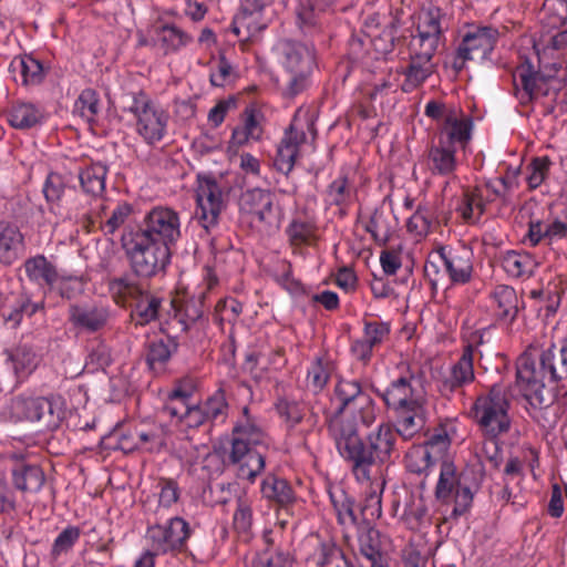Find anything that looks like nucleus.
Listing matches in <instances>:
<instances>
[{
	"mask_svg": "<svg viewBox=\"0 0 567 567\" xmlns=\"http://www.w3.org/2000/svg\"><path fill=\"white\" fill-rule=\"evenodd\" d=\"M121 245L128 260L132 276L137 280L150 279L165 271L171 259V249L161 241L147 239L126 230Z\"/></svg>",
	"mask_w": 567,
	"mask_h": 567,
	"instance_id": "obj_1",
	"label": "nucleus"
},
{
	"mask_svg": "<svg viewBox=\"0 0 567 567\" xmlns=\"http://www.w3.org/2000/svg\"><path fill=\"white\" fill-rule=\"evenodd\" d=\"M275 195L270 192V194L264 199L261 205H259L258 209L254 214L259 221L265 223L269 226L278 225L279 223V212L275 207Z\"/></svg>",
	"mask_w": 567,
	"mask_h": 567,
	"instance_id": "obj_58",
	"label": "nucleus"
},
{
	"mask_svg": "<svg viewBox=\"0 0 567 567\" xmlns=\"http://www.w3.org/2000/svg\"><path fill=\"white\" fill-rule=\"evenodd\" d=\"M288 235L295 245L306 244L313 235L312 226L307 221L293 220L288 227Z\"/></svg>",
	"mask_w": 567,
	"mask_h": 567,
	"instance_id": "obj_61",
	"label": "nucleus"
},
{
	"mask_svg": "<svg viewBox=\"0 0 567 567\" xmlns=\"http://www.w3.org/2000/svg\"><path fill=\"white\" fill-rule=\"evenodd\" d=\"M395 414L396 433L404 440L412 439L426 422L424 401H414L411 405L399 408Z\"/></svg>",
	"mask_w": 567,
	"mask_h": 567,
	"instance_id": "obj_15",
	"label": "nucleus"
},
{
	"mask_svg": "<svg viewBox=\"0 0 567 567\" xmlns=\"http://www.w3.org/2000/svg\"><path fill=\"white\" fill-rule=\"evenodd\" d=\"M65 189V182L58 173H50L43 185V195L48 203H58Z\"/></svg>",
	"mask_w": 567,
	"mask_h": 567,
	"instance_id": "obj_56",
	"label": "nucleus"
},
{
	"mask_svg": "<svg viewBox=\"0 0 567 567\" xmlns=\"http://www.w3.org/2000/svg\"><path fill=\"white\" fill-rule=\"evenodd\" d=\"M41 308H43V302H31L29 297L23 296L19 305L6 317V320L19 324L23 315L32 317Z\"/></svg>",
	"mask_w": 567,
	"mask_h": 567,
	"instance_id": "obj_59",
	"label": "nucleus"
},
{
	"mask_svg": "<svg viewBox=\"0 0 567 567\" xmlns=\"http://www.w3.org/2000/svg\"><path fill=\"white\" fill-rule=\"evenodd\" d=\"M166 124L165 112L153 106L136 122V130L146 143L153 144L162 140Z\"/></svg>",
	"mask_w": 567,
	"mask_h": 567,
	"instance_id": "obj_25",
	"label": "nucleus"
},
{
	"mask_svg": "<svg viewBox=\"0 0 567 567\" xmlns=\"http://www.w3.org/2000/svg\"><path fill=\"white\" fill-rule=\"evenodd\" d=\"M455 152L456 147L442 144L440 141L433 143L427 152V167L431 173L442 176L453 174L457 166Z\"/></svg>",
	"mask_w": 567,
	"mask_h": 567,
	"instance_id": "obj_24",
	"label": "nucleus"
},
{
	"mask_svg": "<svg viewBox=\"0 0 567 567\" xmlns=\"http://www.w3.org/2000/svg\"><path fill=\"white\" fill-rule=\"evenodd\" d=\"M377 393L383 399L388 408L398 410L399 408L411 405L414 401H422V396L413 389L411 380L404 377L393 381L384 391Z\"/></svg>",
	"mask_w": 567,
	"mask_h": 567,
	"instance_id": "obj_23",
	"label": "nucleus"
},
{
	"mask_svg": "<svg viewBox=\"0 0 567 567\" xmlns=\"http://www.w3.org/2000/svg\"><path fill=\"white\" fill-rule=\"evenodd\" d=\"M390 332L389 326L383 322H365L363 339L373 348L381 343Z\"/></svg>",
	"mask_w": 567,
	"mask_h": 567,
	"instance_id": "obj_64",
	"label": "nucleus"
},
{
	"mask_svg": "<svg viewBox=\"0 0 567 567\" xmlns=\"http://www.w3.org/2000/svg\"><path fill=\"white\" fill-rule=\"evenodd\" d=\"M22 244V235L12 227H7L0 233V262L11 265L18 259Z\"/></svg>",
	"mask_w": 567,
	"mask_h": 567,
	"instance_id": "obj_40",
	"label": "nucleus"
},
{
	"mask_svg": "<svg viewBox=\"0 0 567 567\" xmlns=\"http://www.w3.org/2000/svg\"><path fill=\"white\" fill-rule=\"evenodd\" d=\"M11 458L14 461L11 470L14 488L24 494L38 493L45 482L42 468L38 464L25 462L22 454L13 453Z\"/></svg>",
	"mask_w": 567,
	"mask_h": 567,
	"instance_id": "obj_12",
	"label": "nucleus"
},
{
	"mask_svg": "<svg viewBox=\"0 0 567 567\" xmlns=\"http://www.w3.org/2000/svg\"><path fill=\"white\" fill-rule=\"evenodd\" d=\"M350 194L351 190L348 187V179L346 177L333 181L328 187V196L333 205H343L350 197Z\"/></svg>",
	"mask_w": 567,
	"mask_h": 567,
	"instance_id": "obj_63",
	"label": "nucleus"
},
{
	"mask_svg": "<svg viewBox=\"0 0 567 567\" xmlns=\"http://www.w3.org/2000/svg\"><path fill=\"white\" fill-rule=\"evenodd\" d=\"M11 413L18 420L38 423L41 431L56 429L63 416L61 408L48 398H16Z\"/></svg>",
	"mask_w": 567,
	"mask_h": 567,
	"instance_id": "obj_6",
	"label": "nucleus"
},
{
	"mask_svg": "<svg viewBox=\"0 0 567 567\" xmlns=\"http://www.w3.org/2000/svg\"><path fill=\"white\" fill-rule=\"evenodd\" d=\"M79 537L80 529L78 527H68L62 530L53 543L51 550L52 557L58 558L61 554L70 550Z\"/></svg>",
	"mask_w": 567,
	"mask_h": 567,
	"instance_id": "obj_54",
	"label": "nucleus"
},
{
	"mask_svg": "<svg viewBox=\"0 0 567 567\" xmlns=\"http://www.w3.org/2000/svg\"><path fill=\"white\" fill-rule=\"evenodd\" d=\"M110 290L122 298L135 300L132 320L144 326L158 317L162 298L148 292L132 275H122L110 280Z\"/></svg>",
	"mask_w": 567,
	"mask_h": 567,
	"instance_id": "obj_3",
	"label": "nucleus"
},
{
	"mask_svg": "<svg viewBox=\"0 0 567 567\" xmlns=\"http://www.w3.org/2000/svg\"><path fill=\"white\" fill-rule=\"evenodd\" d=\"M228 404L226 402L223 390H218L213 396H210L203 405L204 413L209 421L218 419L224 420Z\"/></svg>",
	"mask_w": 567,
	"mask_h": 567,
	"instance_id": "obj_53",
	"label": "nucleus"
},
{
	"mask_svg": "<svg viewBox=\"0 0 567 567\" xmlns=\"http://www.w3.org/2000/svg\"><path fill=\"white\" fill-rule=\"evenodd\" d=\"M130 231L164 243L169 248L181 236L179 217L171 208L155 207L146 215L142 227L136 230L130 229Z\"/></svg>",
	"mask_w": 567,
	"mask_h": 567,
	"instance_id": "obj_8",
	"label": "nucleus"
},
{
	"mask_svg": "<svg viewBox=\"0 0 567 567\" xmlns=\"http://www.w3.org/2000/svg\"><path fill=\"white\" fill-rule=\"evenodd\" d=\"M543 69L535 71L529 63H523L517 66L513 74L514 89L516 97L520 104H528L536 100V91L538 86V79L542 75Z\"/></svg>",
	"mask_w": 567,
	"mask_h": 567,
	"instance_id": "obj_22",
	"label": "nucleus"
},
{
	"mask_svg": "<svg viewBox=\"0 0 567 567\" xmlns=\"http://www.w3.org/2000/svg\"><path fill=\"white\" fill-rule=\"evenodd\" d=\"M270 2L271 0H245L243 12L234 19L231 27L233 32L239 34L241 27H247L246 20L248 16L261 11Z\"/></svg>",
	"mask_w": 567,
	"mask_h": 567,
	"instance_id": "obj_57",
	"label": "nucleus"
},
{
	"mask_svg": "<svg viewBox=\"0 0 567 567\" xmlns=\"http://www.w3.org/2000/svg\"><path fill=\"white\" fill-rule=\"evenodd\" d=\"M74 112H78L87 122H92L99 113V96L92 89L81 92L74 104Z\"/></svg>",
	"mask_w": 567,
	"mask_h": 567,
	"instance_id": "obj_46",
	"label": "nucleus"
},
{
	"mask_svg": "<svg viewBox=\"0 0 567 567\" xmlns=\"http://www.w3.org/2000/svg\"><path fill=\"white\" fill-rule=\"evenodd\" d=\"M278 50L289 73L312 71L313 56L303 44L286 39L278 43Z\"/></svg>",
	"mask_w": 567,
	"mask_h": 567,
	"instance_id": "obj_19",
	"label": "nucleus"
},
{
	"mask_svg": "<svg viewBox=\"0 0 567 567\" xmlns=\"http://www.w3.org/2000/svg\"><path fill=\"white\" fill-rule=\"evenodd\" d=\"M508 408L505 390L498 384H494L486 396L476 400L475 417L486 436H498L509 430Z\"/></svg>",
	"mask_w": 567,
	"mask_h": 567,
	"instance_id": "obj_4",
	"label": "nucleus"
},
{
	"mask_svg": "<svg viewBox=\"0 0 567 567\" xmlns=\"http://www.w3.org/2000/svg\"><path fill=\"white\" fill-rule=\"evenodd\" d=\"M440 462L441 461L421 445L412 447L406 454V467L411 473L415 474H422Z\"/></svg>",
	"mask_w": 567,
	"mask_h": 567,
	"instance_id": "obj_45",
	"label": "nucleus"
},
{
	"mask_svg": "<svg viewBox=\"0 0 567 567\" xmlns=\"http://www.w3.org/2000/svg\"><path fill=\"white\" fill-rule=\"evenodd\" d=\"M269 194V190L261 188L247 189L239 198V207L244 213L254 215Z\"/></svg>",
	"mask_w": 567,
	"mask_h": 567,
	"instance_id": "obj_55",
	"label": "nucleus"
},
{
	"mask_svg": "<svg viewBox=\"0 0 567 567\" xmlns=\"http://www.w3.org/2000/svg\"><path fill=\"white\" fill-rule=\"evenodd\" d=\"M493 298L497 303V316L501 319L512 322L518 312V298L516 291L508 286H499L493 293Z\"/></svg>",
	"mask_w": 567,
	"mask_h": 567,
	"instance_id": "obj_34",
	"label": "nucleus"
},
{
	"mask_svg": "<svg viewBox=\"0 0 567 567\" xmlns=\"http://www.w3.org/2000/svg\"><path fill=\"white\" fill-rule=\"evenodd\" d=\"M7 361L12 364V369L18 378H23L31 373L37 365L34 352L25 347H18L13 351L7 350Z\"/></svg>",
	"mask_w": 567,
	"mask_h": 567,
	"instance_id": "obj_38",
	"label": "nucleus"
},
{
	"mask_svg": "<svg viewBox=\"0 0 567 567\" xmlns=\"http://www.w3.org/2000/svg\"><path fill=\"white\" fill-rule=\"evenodd\" d=\"M367 441L378 463L382 464L390 458L394 451L395 432L389 425L382 424L378 432L368 435Z\"/></svg>",
	"mask_w": 567,
	"mask_h": 567,
	"instance_id": "obj_29",
	"label": "nucleus"
},
{
	"mask_svg": "<svg viewBox=\"0 0 567 567\" xmlns=\"http://www.w3.org/2000/svg\"><path fill=\"white\" fill-rule=\"evenodd\" d=\"M11 68L19 70L22 82L25 85L39 84L44 78V69L41 62L31 55L21 56L18 60L12 61Z\"/></svg>",
	"mask_w": 567,
	"mask_h": 567,
	"instance_id": "obj_41",
	"label": "nucleus"
},
{
	"mask_svg": "<svg viewBox=\"0 0 567 567\" xmlns=\"http://www.w3.org/2000/svg\"><path fill=\"white\" fill-rule=\"evenodd\" d=\"M381 533L369 527L359 535V551L369 566L389 567L388 557L383 554Z\"/></svg>",
	"mask_w": 567,
	"mask_h": 567,
	"instance_id": "obj_20",
	"label": "nucleus"
},
{
	"mask_svg": "<svg viewBox=\"0 0 567 567\" xmlns=\"http://www.w3.org/2000/svg\"><path fill=\"white\" fill-rule=\"evenodd\" d=\"M188 536V524L181 517L171 518L167 525L157 524L147 530L155 554L182 548Z\"/></svg>",
	"mask_w": 567,
	"mask_h": 567,
	"instance_id": "obj_11",
	"label": "nucleus"
},
{
	"mask_svg": "<svg viewBox=\"0 0 567 567\" xmlns=\"http://www.w3.org/2000/svg\"><path fill=\"white\" fill-rule=\"evenodd\" d=\"M328 429L339 453L358 443V440L361 439L358 433L355 415L347 416L344 413L336 411L329 419Z\"/></svg>",
	"mask_w": 567,
	"mask_h": 567,
	"instance_id": "obj_16",
	"label": "nucleus"
},
{
	"mask_svg": "<svg viewBox=\"0 0 567 567\" xmlns=\"http://www.w3.org/2000/svg\"><path fill=\"white\" fill-rule=\"evenodd\" d=\"M23 267L29 280L42 288L44 293L52 291L59 281L56 267L43 255L28 258Z\"/></svg>",
	"mask_w": 567,
	"mask_h": 567,
	"instance_id": "obj_18",
	"label": "nucleus"
},
{
	"mask_svg": "<svg viewBox=\"0 0 567 567\" xmlns=\"http://www.w3.org/2000/svg\"><path fill=\"white\" fill-rule=\"evenodd\" d=\"M451 441L447 433L442 430L439 433L432 434L427 441L422 444L430 453L433 454L439 461H447L446 452L450 447Z\"/></svg>",
	"mask_w": 567,
	"mask_h": 567,
	"instance_id": "obj_51",
	"label": "nucleus"
},
{
	"mask_svg": "<svg viewBox=\"0 0 567 567\" xmlns=\"http://www.w3.org/2000/svg\"><path fill=\"white\" fill-rule=\"evenodd\" d=\"M70 321L78 328L94 332L105 326L107 310L91 305H71L69 308Z\"/></svg>",
	"mask_w": 567,
	"mask_h": 567,
	"instance_id": "obj_21",
	"label": "nucleus"
},
{
	"mask_svg": "<svg viewBox=\"0 0 567 567\" xmlns=\"http://www.w3.org/2000/svg\"><path fill=\"white\" fill-rule=\"evenodd\" d=\"M395 27L391 23L386 27L379 37L370 38L369 42L373 45L374 50L381 54L391 52L394 48L395 41Z\"/></svg>",
	"mask_w": 567,
	"mask_h": 567,
	"instance_id": "obj_60",
	"label": "nucleus"
},
{
	"mask_svg": "<svg viewBox=\"0 0 567 567\" xmlns=\"http://www.w3.org/2000/svg\"><path fill=\"white\" fill-rule=\"evenodd\" d=\"M548 369L538 365L528 353H523L516 363V384L523 396L534 406L548 405L549 399L545 396V379Z\"/></svg>",
	"mask_w": 567,
	"mask_h": 567,
	"instance_id": "obj_5",
	"label": "nucleus"
},
{
	"mask_svg": "<svg viewBox=\"0 0 567 567\" xmlns=\"http://www.w3.org/2000/svg\"><path fill=\"white\" fill-rule=\"evenodd\" d=\"M434 71L432 59L419 55L416 53L411 55V61L403 72L405 81L402 85L404 92H411L421 85Z\"/></svg>",
	"mask_w": 567,
	"mask_h": 567,
	"instance_id": "obj_27",
	"label": "nucleus"
},
{
	"mask_svg": "<svg viewBox=\"0 0 567 567\" xmlns=\"http://www.w3.org/2000/svg\"><path fill=\"white\" fill-rule=\"evenodd\" d=\"M178 342L174 338L159 339L147 344L146 363L152 370L163 369L172 354L177 351Z\"/></svg>",
	"mask_w": 567,
	"mask_h": 567,
	"instance_id": "obj_31",
	"label": "nucleus"
},
{
	"mask_svg": "<svg viewBox=\"0 0 567 567\" xmlns=\"http://www.w3.org/2000/svg\"><path fill=\"white\" fill-rule=\"evenodd\" d=\"M436 257L442 261L444 275L446 274L452 282L465 284L470 281L472 266L467 260L454 254L452 250H446L443 246L439 247L436 250Z\"/></svg>",
	"mask_w": 567,
	"mask_h": 567,
	"instance_id": "obj_26",
	"label": "nucleus"
},
{
	"mask_svg": "<svg viewBox=\"0 0 567 567\" xmlns=\"http://www.w3.org/2000/svg\"><path fill=\"white\" fill-rule=\"evenodd\" d=\"M42 114L32 104L21 103L14 105L9 113V123L11 126L20 130H27L41 122Z\"/></svg>",
	"mask_w": 567,
	"mask_h": 567,
	"instance_id": "obj_35",
	"label": "nucleus"
},
{
	"mask_svg": "<svg viewBox=\"0 0 567 567\" xmlns=\"http://www.w3.org/2000/svg\"><path fill=\"white\" fill-rule=\"evenodd\" d=\"M305 132L296 130L291 124L286 131V134L277 148V155L275 158V167L277 171L285 175H288L292 171L299 146L305 142Z\"/></svg>",
	"mask_w": 567,
	"mask_h": 567,
	"instance_id": "obj_17",
	"label": "nucleus"
},
{
	"mask_svg": "<svg viewBox=\"0 0 567 567\" xmlns=\"http://www.w3.org/2000/svg\"><path fill=\"white\" fill-rule=\"evenodd\" d=\"M261 493L264 497L276 502L280 506L288 505L295 499V494L289 483L275 475H268L264 480Z\"/></svg>",
	"mask_w": 567,
	"mask_h": 567,
	"instance_id": "obj_32",
	"label": "nucleus"
},
{
	"mask_svg": "<svg viewBox=\"0 0 567 567\" xmlns=\"http://www.w3.org/2000/svg\"><path fill=\"white\" fill-rule=\"evenodd\" d=\"M498 39V31L491 27L467 32L456 50L453 69L460 72L467 61H485L489 59Z\"/></svg>",
	"mask_w": 567,
	"mask_h": 567,
	"instance_id": "obj_7",
	"label": "nucleus"
},
{
	"mask_svg": "<svg viewBox=\"0 0 567 567\" xmlns=\"http://www.w3.org/2000/svg\"><path fill=\"white\" fill-rule=\"evenodd\" d=\"M330 499L340 524H357L358 515L354 511V499L351 496L343 489H338L337 492H330Z\"/></svg>",
	"mask_w": 567,
	"mask_h": 567,
	"instance_id": "obj_43",
	"label": "nucleus"
},
{
	"mask_svg": "<svg viewBox=\"0 0 567 567\" xmlns=\"http://www.w3.org/2000/svg\"><path fill=\"white\" fill-rule=\"evenodd\" d=\"M340 455L351 462L352 473L360 482L370 481L372 468L379 464L368 441L364 442L361 439L358 440V443L340 453Z\"/></svg>",
	"mask_w": 567,
	"mask_h": 567,
	"instance_id": "obj_13",
	"label": "nucleus"
},
{
	"mask_svg": "<svg viewBox=\"0 0 567 567\" xmlns=\"http://www.w3.org/2000/svg\"><path fill=\"white\" fill-rule=\"evenodd\" d=\"M278 413L286 417V421L291 423V426L300 423L305 416V404L289 399H279L276 403Z\"/></svg>",
	"mask_w": 567,
	"mask_h": 567,
	"instance_id": "obj_49",
	"label": "nucleus"
},
{
	"mask_svg": "<svg viewBox=\"0 0 567 567\" xmlns=\"http://www.w3.org/2000/svg\"><path fill=\"white\" fill-rule=\"evenodd\" d=\"M106 166L101 163L91 165L83 169L80 175L81 186L87 194L100 195L105 188Z\"/></svg>",
	"mask_w": 567,
	"mask_h": 567,
	"instance_id": "obj_36",
	"label": "nucleus"
},
{
	"mask_svg": "<svg viewBox=\"0 0 567 567\" xmlns=\"http://www.w3.org/2000/svg\"><path fill=\"white\" fill-rule=\"evenodd\" d=\"M336 395L340 401L338 413H344L351 404L358 411L361 422L369 426L375 419L374 401L363 392L360 382L355 380L341 379L336 386Z\"/></svg>",
	"mask_w": 567,
	"mask_h": 567,
	"instance_id": "obj_10",
	"label": "nucleus"
},
{
	"mask_svg": "<svg viewBox=\"0 0 567 567\" xmlns=\"http://www.w3.org/2000/svg\"><path fill=\"white\" fill-rule=\"evenodd\" d=\"M319 567H357L344 555L341 548L331 544H322L320 547ZM358 567H365L360 563Z\"/></svg>",
	"mask_w": 567,
	"mask_h": 567,
	"instance_id": "obj_44",
	"label": "nucleus"
},
{
	"mask_svg": "<svg viewBox=\"0 0 567 567\" xmlns=\"http://www.w3.org/2000/svg\"><path fill=\"white\" fill-rule=\"evenodd\" d=\"M244 114V126L237 127L233 132V140L238 144H243L249 138L258 141L262 134V128L259 121L261 115L251 107L246 109Z\"/></svg>",
	"mask_w": 567,
	"mask_h": 567,
	"instance_id": "obj_42",
	"label": "nucleus"
},
{
	"mask_svg": "<svg viewBox=\"0 0 567 567\" xmlns=\"http://www.w3.org/2000/svg\"><path fill=\"white\" fill-rule=\"evenodd\" d=\"M440 476L435 486V498L442 504L453 503L451 517L457 519L472 506L474 494L465 484L463 473L447 460L440 462Z\"/></svg>",
	"mask_w": 567,
	"mask_h": 567,
	"instance_id": "obj_2",
	"label": "nucleus"
},
{
	"mask_svg": "<svg viewBox=\"0 0 567 567\" xmlns=\"http://www.w3.org/2000/svg\"><path fill=\"white\" fill-rule=\"evenodd\" d=\"M473 353L468 347L457 363L452 367L450 375L443 381V388L450 391H454L455 389L473 381Z\"/></svg>",
	"mask_w": 567,
	"mask_h": 567,
	"instance_id": "obj_28",
	"label": "nucleus"
},
{
	"mask_svg": "<svg viewBox=\"0 0 567 567\" xmlns=\"http://www.w3.org/2000/svg\"><path fill=\"white\" fill-rule=\"evenodd\" d=\"M443 17L442 10L437 7L430 8L421 17L417 24L416 39L429 40L432 43H440L443 39V28L441 19Z\"/></svg>",
	"mask_w": 567,
	"mask_h": 567,
	"instance_id": "obj_30",
	"label": "nucleus"
},
{
	"mask_svg": "<svg viewBox=\"0 0 567 567\" xmlns=\"http://www.w3.org/2000/svg\"><path fill=\"white\" fill-rule=\"evenodd\" d=\"M473 122L468 116L458 118L455 111H450L445 117L443 126L437 135V141L452 147L460 144L464 147L471 140Z\"/></svg>",
	"mask_w": 567,
	"mask_h": 567,
	"instance_id": "obj_14",
	"label": "nucleus"
},
{
	"mask_svg": "<svg viewBox=\"0 0 567 567\" xmlns=\"http://www.w3.org/2000/svg\"><path fill=\"white\" fill-rule=\"evenodd\" d=\"M132 213V206L127 203H122L112 212L110 218L104 224V229L107 234H114L127 219Z\"/></svg>",
	"mask_w": 567,
	"mask_h": 567,
	"instance_id": "obj_62",
	"label": "nucleus"
},
{
	"mask_svg": "<svg viewBox=\"0 0 567 567\" xmlns=\"http://www.w3.org/2000/svg\"><path fill=\"white\" fill-rule=\"evenodd\" d=\"M551 161L548 156L535 157L527 166L529 174L527 176V183L529 188L535 189L542 185L548 175Z\"/></svg>",
	"mask_w": 567,
	"mask_h": 567,
	"instance_id": "obj_48",
	"label": "nucleus"
},
{
	"mask_svg": "<svg viewBox=\"0 0 567 567\" xmlns=\"http://www.w3.org/2000/svg\"><path fill=\"white\" fill-rule=\"evenodd\" d=\"M196 189V215L205 229L217 225L218 218L226 204L223 189L216 179L208 175H198Z\"/></svg>",
	"mask_w": 567,
	"mask_h": 567,
	"instance_id": "obj_9",
	"label": "nucleus"
},
{
	"mask_svg": "<svg viewBox=\"0 0 567 567\" xmlns=\"http://www.w3.org/2000/svg\"><path fill=\"white\" fill-rule=\"evenodd\" d=\"M158 41L167 51L177 50L186 44L188 37L175 25H163L158 32Z\"/></svg>",
	"mask_w": 567,
	"mask_h": 567,
	"instance_id": "obj_50",
	"label": "nucleus"
},
{
	"mask_svg": "<svg viewBox=\"0 0 567 567\" xmlns=\"http://www.w3.org/2000/svg\"><path fill=\"white\" fill-rule=\"evenodd\" d=\"M559 66L553 63L550 66H544L542 75L538 79V86L536 91V100L540 97H549L554 102L559 92L564 87V81L558 75Z\"/></svg>",
	"mask_w": 567,
	"mask_h": 567,
	"instance_id": "obj_33",
	"label": "nucleus"
},
{
	"mask_svg": "<svg viewBox=\"0 0 567 567\" xmlns=\"http://www.w3.org/2000/svg\"><path fill=\"white\" fill-rule=\"evenodd\" d=\"M503 267L514 277L532 276L536 261L529 254H520L514 250L507 251L503 257Z\"/></svg>",
	"mask_w": 567,
	"mask_h": 567,
	"instance_id": "obj_37",
	"label": "nucleus"
},
{
	"mask_svg": "<svg viewBox=\"0 0 567 567\" xmlns=\"http://www.w3.org/2000/svg\"><path fill=\"white\" fill-rule=\"evenodd\" d=\"M265 467V455L260 450L248 453L239 466L238 476L252 481Z\"/></svg>",
	"mask_w": 567,
	"mask_h": 567,
	"instance_id": "obj_47",
	"label": "nucleus"
},
{
	"mask_svg": "<svg viewBox=\"0 0 567 567\" xmlns=\"http://www.w3.org/2000/svg\"><path fill=\"white\" fill-rule=\"evenodd\" d=\"M153 106L151 99L142 91L125 92L118 99L121 111L131 113L136 122Z\"/></svg>",
	"mask_w": 567,
	"mask_h": 567,
	"instance_id": "obj_39",
	"label": "nucleus"
},
{
	"mask_svg": "<svg viewBox=\"0 0 567 567\" xmlns=\"http://www.w3.org/2000/svg\"><path fill=\"white\" fill-rule=\"evenodd\" d=\"M292 561L285 553L264 551L257 554L250 563L249 567H291Z\"/></svg>",
	"mask_w": 567,
	"mask_h": 567,
	"instance_id": "obj_52",
	"label": "nucleus"
}]
</instances>
